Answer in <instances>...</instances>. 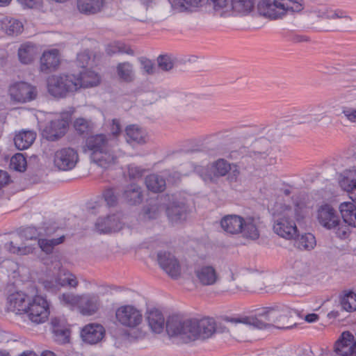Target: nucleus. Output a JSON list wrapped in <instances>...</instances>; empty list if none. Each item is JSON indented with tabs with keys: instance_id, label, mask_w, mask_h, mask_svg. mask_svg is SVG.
Wrapping results in <instances>:
<instances>
[{
	"instance_id": "obj_1",
	"label": "nucleus",
	"mask_w": 356,
	"mask_h": 356,
	"mask_svg": "<svg viewBox=\"0 0 356 356\" xmlns=\"http://www.w3.org/2000/svg\"><path fill=\"white\" fill-rule=\"evenodd\" d=\"M166 332L170 337L180 336L186 343L197 338L207 339L216 330L213 318L183 320L177 315L169 316L166 321Z\"/></svg>"
},
{
	"instance_id": "obj_2",
	"label": "nucleus",
	"mask_w": 356,
	"mask_h": 356,
	"mask_svg": "<svg viewBox=\"0 0 356 356\" xmlns=\"http://www.w3.org/2000/svg\"><path fill=\"white\" fill-rule=\"evenodd\" d=\"M117 141L110 135L99 134L88 136L86 140L83 151L88 152L92 162L102 168L113 164L117 159L115 146Z\"/></svg>"
},
{
	"instance_id": "obj_3",
	"label": "nucleus",
	"mask_w": 356,
	"mask_h": 356,
	"mask_svg": "<svg viewBox=\"0 0 356 356\" xmlns=\"http://www.w3.org/2000/svg\"><path fill=\"white\" fill-rule=\"evenodd\" d=\"M286 318V316L282 314L281 312L275 308H267L264 312L258 313L254 316H248L242 318L227 317L226 321L232 323H243L259 330L270 329L275 327L278 329H289L291 326L280 325L282 320Z\"/></svg>"
},
{
	"instance_id": "obj_4",
	"label": "nucleus",
	"mask_w": 356,
	"mask_h": 356,
	"mask_svg": "<svg viewBox=\"0 0 356 356\" xmlns=\"http://www.w3.org/2000/svg\"><path fill=\"white\" fill-rule=\"evenodd\" d=\"M282 209V212L274 216L273 230L275 233L282 238H294L298 236V229L294 220L302 218L300 208L296 204L294 208L284 205Z\"/></svg>"
},
{
	"instance_id": "obj_5",
	"label": "nucleus",
	"mask_w": 356,
	"mask_h": 356,
	"mask_svg": "<svg viewBox=\"0 0 356 356\" xmlns=\"http://www.w3.org/2000/svg\"><path fill=\"white\" fill-rule=\"evenodd\" d=\"M303 0H262L257 5L258 13L266 18H281L287 12H300L303 9Z\"/></svg>"
},
{
	"instance_id": "obj_6",
	"label": "nucleus",
	"mask_w": 356,
	"mask_h": 356,
	"mask_svg": "<svg viewBox=\"0 0 356 356\" xmlns=\"http://www.w3.org/2000/svg\"><path fill=\"white\" fill-rule=\"evenodd\" d=\"M317 220L318 223L327 229H333L336 235L340 238H346L349 234V228L343 225L340 217L331 205L324 204L317 210Z\"/></svg>"
},
{
	"instance_id": "obj_7",
	"label": "nucleus",
	"mask_w": 356,
	"mask_h": 356,
	"mask_svg": "<svg viewBox=\"0 0 356 356\" xmlns=\"http://www.w3.org/2000/svg\"><path fill=\"white\" fill-rule=\"evenodd\" d=\"M72 80V74L49 76L47 79L48 92L55 98L65 97L69 92L76 91V84Z\"/></svg>"
},
{
	"instance_id": "obj_8",
	"label": "nucleus",
	"mask_w": 356,
	"mask_h": 356,
	"mask_svg": "<svg viewBox=\"0 0 356 356\" xmlns=\"http://www.w3.org/2000/svg\"><path fill=\"white\" fill-rule=\"evenodd\" d=\"M49 315L47 300L41 296H35L29 302L26 316L33 323L39 324L44 322Z\"/></svg>"
},
{
	"instance_id": "obj_9",
	"label": "nucleus",
	"mask_w": 356,
	"mask_h": 356,
	"mask_svg": "<svg viewBox=\"0 0 356 356\" xmlns=\"http://www.w3.org/2000/svg\"><path fill=\"white\" fill-rule=\"evenodd\" d=\"M115 317L122 325L130 328L136 327L143 321L140 311L131 305L120 307L115 312Z\"/></svg>"
},
{
	"instance_id": "obj_10",
	"label": "nucleus",
	"mask_w": 356,
	"mask_h": 356,
	"mask_svg": "<svg viewBox=\"0 0 356 356\" xmlns=\"http://www.w3.org/2000/svg\"><path fill=\"white\" fill-rule=\"evenodd\" d=\"M318 16L332 21V26L329 29L332 31H341L348 29L353 21L346 11L340 9H327L319 12Z\"/></svg>"
},
{
	"instance_id": "obj_11",
	"label": "nucleus",
	"mask_w": 356,
	"mask_h": 356,
	"mask_svg": "<svg viewBox=\"0 0 356 356\" xmlns=\"http://www.w3.org/2000/svg\"><path fill=\"white\" fill-rule=\"evenodd\" d=\"M9 94L13 101L25 103L36 98L37 89L26 82H17L10 86Z\"/></svg>"
},
{
	"instance_id": "obj_12",
	"label": "nucleus",
	"mask_w": 356,
	"mask_h": 356,
	"mask_svg": "<svg viewBox=\"0 0 356 356\" xmlns=\"http://www.w3.org/2000/svg\"><path fill=\"white\" fill-rule=\"evenodd\" d=\"M79 159L77 152L71 147H65L58 150L54 156V164L60 170L73 169Z\"/></svg>"
},
{
	"instance_id": "obj_13",
	"label": "nucleus",
	"mask_w": 356,
	"mask_h": 356,
	"mask_svg": "<svg viewBox=\"0 0 356 356\" xmlns=\"http://www.w3.org/2000/svg\"><path fill=\"white\" fill-rule=\"evenodd\" d=\"M70 120L68 115H65L50 121L43 130V136L51 141L61 138L67 131Z\"/></svg>"
},
{
	"instance_id": "obj_14",
	"label": "nucleus",
	"mask_w": 356,
	"mask_h": 356,
	"mask_svg": "<svg viewBox=\"0 0 356 356\" xmlns=\"http://www.w3.org/2000/svg\"><path fill=\"white\" fill-rule=\"evenodd\" d=\"M157 261L160 267L172 278L177 279L181 275V267L175 257L165 251L157 254Z\"/></svg>"
},
{
	"instance_id": "obj_15",
	"label": "nucleus",
	"mask_w": 356,
	"mask_h": 356,
	"mask_svg": "<svg viewBox=\"0 0 356 356\" xmlns=\"http://www.w3.org/2000/svg\"><path fill=\"white\" fill-rule=\"evenodd\" d=\"M157 261L160 267L172 278L177 279L181 275V267L175 257L165 251L157 254Z\"/></svg>"
},
{
	"instance_id": "obj_16",
	"label": "nucleus",
	"mask_w": 356,
	"mask_h": 356,
	"mask_svg": "<svg viewBox=\"0 0 356 356\" xmlns=\"http://www.w3.org/2000/svg\"><path fill=\"white\" fill-rule=\"evenodd\" d=\"M195 280L201 286H212L220 279L216 269L211 265L198 266L195 269Z\"/></svg>"
},
{
	"instance_id": "obj_17",
	"label": "nucleus",
	"mask_w": 356,
	"mask_h": 356,
	"mask_svg": "<svg viewBox=\"0 0 356 356\" xmlns=\"http://www.w3.org/2000/svg\"><path fill=\"white\" fill-rule=\"evenodd\" d=\"M29 300V296L24 293H13L8 298V310L18 315H26Z\"/></svg>"
},
{
	"instance_id": "obj_18",
	"label": "nucleus",
	"mask_w": 356,
	"mask_h": 356,
	"mask_svg": "<svg viewBox=\"0 0 356 356\" xmlns=\"http://www.w3.org/2000/svg\"><path fill=\"white\" fill-rule=\"evenodd\" d=\"M73 82L76 84V90L80 88H90L97 86L100 79L98 74L90 70L83 69L79 74H73Z\"/></svg>"
},
{
	"instance_id": "obj_19",
	"label": "nucleus",
	"mask_w": 356,
	"mask_h": 356,
	"mask_svg": "<svg viewBox=\"0 0 356 356\" xmlns=\"http://www.w3.org/2000/svg\"><path fill=\"white\" fill-rule=\"evenodd\" d=\"M104 334L105 330L102 325L91 323L82 329L81 336L85 342L95 344L103 339Z\"/></svg>"
},
{
	"instance_id": "obj_20",
	"label": "nucleus",
	"mask_w": 356,
	"mask_h": 356,
	"mask_svg": "<svg viewBox=\"0 0 356 356\" xmlns=\"http://www.w3.org/2000/svg\"><path fill=\"white\" fill-rule=\"evenodd\" d=\"M354 336L348 331L343 332L334 344V352L341 356L350 355L355 348Z\"/></svg>"
},
{
	"instance_id": "obj_21",
	"label": "nucleus",
	"mask_w": 356,
	"mask_h": 356,
	"mask_svg": "<svg viewBox=\"0 0 356 356\" xmlns=\"http://www.w3.org/2000/svg\"><path fill=\"white\" fill-rule=\"evenodd\" d=\"M60 63L59 51L54 49L42 54L40 58V71L48 74L56 69Z\"/></svg>"
},
{
	"instance_id": "obj_22",
	"label": "nucleus",
	"mask_w": 356,
	"mask_h": 356,
	"mask_svg": "<svg viewBox=\"0 0 356 356\" xmlns=\"http://www.w3.org/2000/svg\"><path fill=\"white\" fill-rule=\"evenodd\" d=\"M95 228L99 233L106 234L117 232L120 229L121 226L118 217L113 214L99 218L95 222Z\"/></svg>"
},
{
	"instance_id": "obj_23",
	"label": "nucleus",
	"mask_w": 356,
	"mask_h": 356,
	"mask_svg": "<svg viewBox=\"0 0 356 356\" xmlns=\"http://www.w3.org/2000/svg\"><path fill=\"white\" fill-rule=\"evenodd\" d=\"M177 172L181 176H188L192 172H194L198 175L205 181L211 179L207 168L202 165H195L193 163L189 161L181 164Z\"/></svg>"
},
{
	"instance_id": "obj_24",
	"label": "nucleus",
	"mask_w": 356,
	"mask_h": 356,
	"mask_svg": "<svg viewBox=\"0 0 356 356\" xmlns=\"http://www.w3.org/2000/svg\"><path fill=\"white\" fill-rule=\"evenodd\" d=\"M99 307V298L95 295L81 296L78 308L83 316H90L96 313Z\"/></svg>"
},
{
	"instance_id": "obj_25",
	"label": "nucleus",
	"mask_w": 356,
	"mask_h": 356,
	"mask_svg": "<svg viewBox=\"0 0 356 356\" xmlns=\"http://www.w3.org/2000/svg\"><path fill=\"white\" fill-rule=\"evenodd\" d=\"M122 198L130 205L138 204L143 198V190L138 184H131L124 188Z\"/></svg>"
},
{
	"instance_id": "obj_26",
	"label": "nucleus",
	"mask_w": 356,
	"mask_h": 356,
	"mask_svg": "<svg viewBox=\"0 0 356 356\" xmlns=\"http://www.w3.org/2000/svg\"><path fill=\"white\" fill-rule=\"evenodd\" d=\"M243 218L237 215H227L220 221L221 227L227 233L237 234L243 229Z\"/></svg>"
},
{
	"instance_id": "obj_27",
	"label": "nucleus",
	"mask_w": 356,
	"mask_h": 356,
	"mask_svg": "<svg viewBox=\"0 0 356 356\" xmlns=\"http://www.w3.org/2000/svg\"><path fill=\"white\" fill-rule=\"evenodd\" d=\"M166 214L172 222H181L187 216V207L183 202H173L166 208Z\"/></svg>"
},
{
	"instance_id": "obj_28",
	"label": "nucleus",
	"mask_w": 356,
	"mask_h": 356,
	"mask_svg": "<svg viewBox=\"0 0 356 356\" xmlns=\"http://www.w3.org/2000/svg\"><path fill=\"white\" fill-rule=\"evenodd\" d=\"M339 210L343 222L356 228V203L343 202L339 206Z\"/></svg>"
},
{
	"instance_id": "obj_29",
	"label": "nucleus",
	"mask_w": 356,
	"mask_h": 356,
	"mask_svg": "<svg viewBox=\"0 0 356 356\" xmlns=\"http://www.w3.org/2000/svg\"><path fill=\"white\" fill-rule=\"evenodd\" d=\"M147 320L152 332L158 334L163 332L165 326V318L161 311L156 309L150 310L147 313Z\"/></svg>"
},
{
	"instance_id": "obj_30",
	"label": "nucleus",
	"mask_w": 356,
	"mask_h": 356,
	"mask_svg": "<svg viewBox=\"0 0 356 356\" xmlns=\"http://www.w3.org/2000/svg\"><path fill=\"white\" fill-rule=\"evenodd\" d=\"M269 147L270 143L266 138H261L257 139L251 145L249 155L254 159L259 158L264 159L268 155L267 152Z\"/></svg>"
},
{
	"instance_id": "obj_31",
	"label": "nucleus",
	"mask_w": 356,
	"mask_h": 356,
	"mask_svg": "<svg viewBox=\"0 0 356 356\" xmlns=\"http://www.w3.org/2000/svg\"><path fill=\"white\" fill-rule=\"evenodd\" d=\"M0 26L2 31L8 35H17L23 30V24L20 21L9 17H3L0 20Z\"/></svg>"
},
{
	"instance_id": "obj_32",
	"label": "nucleus",
	"mask_w": 356,
	"mask_h": 356,
	"mask_svg": "<svg viewBox=\"0 0 356 356\" xmlns=\"http://www.w3.org/2000/svg\"><path fill=\"white\" fill-rule=\"evenodd\" d=\"M104 5V0H77V8L85 15H94L99 12Z\"/></svg>"
},
{
	"instance_id": "obj_33",
	"label": "nucleus",
	"mask_w": 356,
	"mask_h": 356,
	"mask_svg": "<svg viewBox=\"0 0 356 356\" xmlns=\"http://www.w3.org/2000/svg\"><path fill=\"white\" fill-rule=\"evenodd\" d=\"M38 54L37 47L31 43L22 44L18 49V57L19 61L23 64L31 63Z\"/></svg>"
},
{
	"instance_id": "obj_34",
	"label": "nucleus",
	"mask_w": 356,
	"mask_h": 356,
	"mask_svg": "<svg viewBox=\"0 0 356 356\" xmlns=\"http://www.w3.org/2000/svg\"><path fill=\"white\" fill-rule=\"evenodd\" d=\"M36 134L33 131H22L15 135L14 143L19 150L28 149L34 142Z\"/></svg>"
},
{
	"instance_id": "obj_35",
	"label": "nucleus",
	"mask_w": 356,
	"mask_h": 356,
	"mask_svg": "<svg viewBox=\"0 0 356 356\" xmlns=\"http://www.w3.org/2000/svg\"><path fill=\"white\" fill-rule=\"evenodd\" d=\"M232 13L234 15H246L254 7V0H232Z\"/></svg>"
},
{
	"instance_id": "obj_36",
	"label": "nucleus",
	"mask_w": 356,
	"mask_h": 356,
	"mask_svg": "<svg viewBox=\"0 0 356 356\" xmlns=\"http://www.w3.org/2000/svg\"><path fill=\"white\" fill-rule=\"evenodd\" d=\"M145 184L148 190L154 193H160L165 190L166 183L165 179L159 175L152 174L145 178Z\"/></svg>"
},
{
	"instance_id": "obj_37",
	"label": "nucleus",
	"mask_w": 356,
	"mask_h": 356,
	"mask_svg": "<svg viewBox=\"0 0 356 356\" xmlns=\"http://www.w3.org/2000/svg\"><path fill=\"white\" fill-rule=\"evenodd\" d=\"M245 238L256 240L259 237V232L253 218L243 219V229L241 232Z\"/></svg>"
},
{
	"instance_id": "obj_38",
	"label": "nucleus",
	"mask_w": 356,
	"mask_h": 356,
	"mask_svg": "<svg viewBox=\"0 0 356 356\" xmlns=\"http://www.w3.org/2000/svg\"><path fill=\"white\" fill-rule=\"evenodd\" d=\"M56 277L60 289L67 286L76 287L78 285L75 275L64 268H60Z\"/></svg>"
},
{
	"instance_id": "obj_39",
	"label": "nucleus",
	"mask_w": 356,
	"mask_h": 356,
	"mask_svg": "<svg viewBox=\"0 0 356 356\" xmlns=\"http://www.w3.org/2000/svg\"><path fill=\"white\" fill-rule=\"evenodd\" d=\"M65 236L61 235L54 238H42L38 240V244L42 251L49 254L53 252L54 248L64 242Z\"/></svg>"
},
{
	"instance_id": "obj_40",
	"label": "nucleus",
	"mask_w": 356,
	"mask_h": 356,
	"mask_svg": "<svg viewBox=\"0 0 356 356\" xmlns=\"http://www.w3.org/2000/svg\"><path fill=\"white\" fill-rule=\"evenodd\" d=\"M119 78L124 82H131L134 79L133 65L129 62L120 63L116 67Z\"/></svg>"
},
{
	"instance_id": "obj_41",
	"label": "nucleus",
	"mask_w": 356,
	"mask_h": 356,
	"mask_svg": "<svg viewBox=\"0 0 356 356\" xmlns=\"http://www.w3.org/2000/svg\"><path fill=\"white\" fill-rule=\"evenodd\" d=\"M127 141L136 143H145L144 134L140 129L136 125H129L126 128Z\"/></svg>"
},
{
	"instance_id": "obj_42",
	"label": "nucleus",
	"mask_w": 356,
	"mask_h": 356,
	"mask_svg": "<svg viewBox=\"0 0 356 356\" xmlns=\"http://www.w3.org/2000/svg\"><path fill=\"white\" fill-rule=\"evenodd\" d=\"M315 236L311 233H307L298 237L295 242V245L300 250H312L316 245Z\"/></svg>"
},
{
	"instance_id": "obj_43",
	"label": "nucleus",
	"mask_w": 356,
	"mask_h": 356,
	"mask_svg": "<svg viewBox=\"0 0 356 356\" xmlns=\"http://www.w3.org/2000/svg\"><path fill=\"white\" fill-rule=\"evenodd\" d=\"M340 303L343 310L352 312L356 310V293L348 291L340 298Z\"/></svg>"
},
{
	"instance_id": "obj_44",
	"label": "nucleus",
	"mask_w": 356,
	"mask_h": 356,
	"mask_svg": "<svg viewBox=\"0 0 356 356\" xmlns=\"http://www.w3.org/2000/svg\"><path fill=\"white\" fill-rule=\"evenodd\" d=\"M212 3L213 10L219 13L220 16H228L232 13L231 2L227 0H210Z\"/></svg>"
},
{
	"instance_id": "obj_45",
	"label": "nucleus",
	"mask_w": 356,
	"mask_h": 356,
	"mask_svg": "<svg viewBox=\"0 0 356 356\" xmlns=\"http://www.w3.org/2000/svg\"><path fill=\"white\" fill-rule=\"evenodd\" d=\"M6 247L10 252L18 255L29 254L33 252L34 249L32 246L29 245L17 246L14 243L13 241H10L9 243H6Z\"/></svg>"
},
{
	"instance_id": "obj_46",
	"label": "nucleus",
	"mask_w": 356,
	"mask_h": 356,
	"mask_svg": "<svg viewBox=\"0 0 356 356\" xmlns=\"http://www.w3.org/2000/svg\"><path fill=\"white\" fill-rule=\"evenodd\" d=\"M10 165L15 170L23 172L26 168V158L21 153L15 154L10 159Z\"/></svg>"
},
{
	"instance_id": "obj_47",
	"label": "nucleus",
	"mask_w": 356,
	"mask_h": 356,
	"mask_svg": "<svg viewBox=\"0 0 356 356\" xmlns=\"http://www.w3.org/2000/svg\"><path fill=\"white\" fill-rule=\"evenodd\" d=\"M213 167L215 169V175L221 177L225 176L232 169V165L222 159L216 161Z\"/></svg>"
},
{
	"instance_id": "obj_48",
	"label": "nucleus",
	"mask_w": 356,
	"mask_h": 356,
	"mask_svg": "<svg viewBox=\"0 0 356 356\" xmlns=\"http://www.w3.org/2000/svg\"><path fill=\"white\" fill-rule=\"evenodd\" d=\"M18 234L24 240L37 239L40 236V233L35 227H27L20 229Z\"/></svg>"
},
{
	"instance_id": "obj_49",
	"label": "nucleus",
	"mask_w": 356,
	"mask_h": 356,
	"mask_svg": "<svg viewBox=\"0 0 356 356\" xmlns=\"http://www.w3.org/2000/svg\"><path fill=\"white\" fill-rule=\"evenodd\" d=\"M74 127L75 130L80 134L83 135L90 131L92 127L90 122L83 118H78L74 121Z\"/></svg>"
},
{
	"instance_id": "obj_50",
	"label": "nucleus",
	"mask_w": 356,
	"mask_h": 356,
	"mask_svg": "<svg viewBox=\"0 0 356 356\" xmlns=\"http://www.w3.org/2000/svg\"><path fill=\"white\" fill-rule=\"evenodd\" d=\"M103 197L108 207H114L118 202V194L114 188H108L103 193Z\"/></svg>"
},
{
	"instance_id": "obj_51",
	"label": "nucleus",
	"mask_w": 356,
	"mask_h": 356,
	"mask_svg": "<svg viewBox=\"0 0 356 356\" xmlns=\"http://www.w3.org/2000/svg\"><path fill=\"white\" fill-rule=\"evenodd\" d=\"M340 185L341 187L347 188H349L350 186H356V168L348 172L346 176L340 181Z\"/></svg>"
},
{
	"instance_id": "obj_52",
	"label": "nucleus",
	"mask_w": 356,
	"mask_h": 356,
	"mask_svg": "<svg viewBox=\"0 0 356 356\" xmlns=\"http://www.w3.org/2000/svg\"><path fill=\"white\" fill-rule=\"evenodd\" d=\"M81 296H76L72 293H63L60 297V300L64 305L67 306H79Z\"/></svg>"
},
{
	"instance_id": "obj_53",
	"label": "nucleus",
	"mask_w": 356,
	"mask_h": 356,
	"mask_svg": "<svg viewBox=\"0 0 356 356\" xmlns=\"http://www.w3.org/2000/svg\"><path fill=\"white\" fill-rule=\"evenodd\" d=\"M42 285L47 291L51 293H56L60 290L56 277L47 278L42 282Z\"/></svg>"
},
{
	"instance_id": "obj_54",
	"label": "nucleus",
	"mask_w": 356,
	"mask_h": 356,
	"mask_svg": "<svg viewBox=\"0 0 356 356\" xmlns=\"http://www.w3.org/2000/svg\"><path fill=\"white\" fill-rule=\"evenodd\" d=\"M157 61L159 67L165 71L171 70L174 65L172 59L170 56L167 55L159 56Z\"/></svg>"
},
{
	"instance_id": "obj_55",
	"label": "nucleus",
	"mask_w": 356,
	"mask_h": 356,
	"mask_svg": "<svg viewBox=\"0 0 356 356\" xmlns=\"http://www.w3.org/2000/svg\"><path fill=\"white\" fill-rule=\"evenodd\" d=\"M144 218L148 219H156L159 216V208L156 205H150L145 207Z\"/></svg>"
},
{
	"instance_id": "obj_56",
	"label": "nucleus",
	"mask_w": 356,
	"mask_h": 356,
	"mask_svg": "<svg viewBox=\"0 0 356 356\" xmlns=\"http://www.w3.org/2000/svg\"><path fill=\"white\" fill-rule=\"evenodd\" d=\"M141 64V68L147 74H152L154 72V63L147 58H142L140 60Z\"/></svg>"
},
{
	"instance_id": "obj_57",
	"label": "nucleus",
	"mask_w": 356,
	"mask_h": 356,
	"mask_svg": "<svg viewBox=\"0 0 356 356\" xmlns=\"http://www.w3.org/2000/svg\"><path fill=\"white\" fill-rule=\"evenodd\" d=\"M53 332L55 336L58 337V340L62 341L63 342H67L69 340V331L67 329H63L60 327H54L53 330Z\"/></svg>"
},
{
	"instance_id": "obj_58",
	"label": "nucleus",
	"mask_w": 356,
	"mask_h": 356,
	"mask_svg": "<svg viewBox=\"0 0 356 356\" xmlns=\"http://www.w3.org/2000/svg\"><path fill=\"white\" fill-rule=\"evenodd\" d=\"M144 169L139 166L131 165L128 168L129 176L132 179L141 177L143 175Z\"/></svg>"
},
{
	"instance_id": "obj_59",
	"label": "nucleus",
	"mask_w": 356,
	"mask_h": 356,
	"mask_svg": "<svg viewBox=\"0 0 356 356\" xmlns=\"http://www.w3.org/2000/svg\"><path fill=\"white\" fill-rule=\"evenodd\" d=\"M342 113L348 120L356 122V109L352 107L344 106L342 108Z\"/></svg>"
},
{
	"instance_id": "obj_60",
	"label": "nucleus",
	"mask_w": 356,
	"mask_h": 356,
	"mask_svg": "<svg viewBox=\"0 0 356 356\" xmlns=\"http://www.w3.org/2000/svg\"><path fill=\"white\" fill-rule=\"evenodd\" d=\"M110 130L111 134L109 135L111 136V138H114L117 141L116 138L122 131L121 126L118 120L113 119L112 120Z\"/></svg>"
},
{
	"instance_id": "obj_61",
	"label": "nucleus",
	"mask_w": 356,
	"mask_h": 356,
	"mask_svg": "<svg viewBox=\"0 0 356 356\" xmlns=\"http://www.w3.org/2000/svg\"><path fill=\"white\" fill-rule=\"evenodd\" d=\"M117 48L119 54H126L127 55L134 56V51L130 46L125 44L124 43L118 42H117Z\"/></svg>"
},
{
	"instance_id": "obj_62",
	"label": "nucleus",
	"mask_w": 356,
	"mask_h": 356,
	"mask_svg": "<svg viewBox=\"0 0 356 356\" xmlns=\"http://www.w3.org/2000/svg\"><path fill=\"white\" fill-rule=\"evenodd\" d=\"M90 56L86 53H81L77 54V62L79 65L83 68L88 64Z\"/></svg>"
},
{
	"instance_id": "obj_63",
	"label": "nucleus",
	"mask_w": 356,
	"mask_h": 356,
	"mask_svg": "<svg viewBox=\"0 0 356 356\" xmlns=\"http://www.w3.org/2000/svg\"><path fill=\"white\" fill-rule=\"evenodd\" d=\"M10 177L7 172L0 170V189L9 183Z\"/></svg>"
},
{
	"instance_id": "obj_64",
	"label": "nucleus",
	"mask_w": 356,
	"mask_h": 356,
	"mask_svg": "<svg viewBox=\"0 0 356 356\" xmlns=\"http://www.w3.org/2000/svg\"><path fill=\"white\" fill-rule=\"evenodd\" d=\"M230 173L229 174L228 179L230 181H236L239 174V170L236 165L232 166V169L229 170Z\"/></svg>"
}]
</instances>
